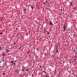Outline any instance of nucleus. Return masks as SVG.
Segmentation results:
<instances>
[{
  "mask_svg": "<svg viewBox=\"0 0 77 77\" xmlns=\"http://www.w3.org/2000/svg\"><path fill=\"white\" fill-rule=\"evenodd\" d=\"M48 61H49V62H50V60H49Z\"/></svg>",
  "mask_w": 77,
  "mask_h": 77,
  "instance_id": "45",
  "label": "nucleus"
},
{
  "mask_svg": "<svg viewBox=\"0 0 77 77\" xmlns=\"http://www.w3.org/2000/svg\"><path fill=\"white\" fill-rule=\"evenodd\" d=\"M45 3L47 4V3H48V1L47 0L46 2H45Z\"/></svg>",
  "mask_w": 77,
  "mask_h": 77,
  "instance_id": "15",
  "label": "nucleus"
},
{
  "mask_svg": "<svg viewBox=\"0 0 77 77\" xmlns=\"http://www.w3.org/2000/svg\"><path fill=\"white\" fill-rule=\"evenodd\" d=\"M5 71H3V72H5Z\"/></svg>",
  "mask_w": 77,
  "mask_h": 77,
  "instance_id": "54",
  "label": "nucleus"
},
{
  "mask_svg": "<svg viewBox=\"0 0 77 77\" xmlns=\"http://www.w3.org/2000/svg\"><path fill=\"white\" fill-rule=\"evenodd\" d=\"M72 49H73V47H72Z\"/></svg>",
  "mask_w": 77,
  "mask_h": 77,
  "instance_id": "55",
  "label": "nucleus"
},
{
  "mask_svg": "<svg viewBox=\"0 0 77 77\" xmlns=\"http://www.w3.org/2000/svg\"><path fill=\"white\" fill-rule=\"evenodd\" d=\"M73 38H75V36H72Z\"/></svg>",
  "mask_w": 77,
  "mask_h": 77,
  "instance_id": "21",
  "label": "nucleus"
},
{
  "mask_svg": "<svg viewBox=\"0 0 77 77\" xmlns=\"http://www.w3.org/2000/svg\"><path fill=\"white\" fill-rule=\"evenodd\" d=\"M30 7L31 8H32V10H33V7L32 6H31Z\"/></svg>",
  "mask_w": 77,
  "mask_h": 77,
  "instance_id": "9",
  "label": "nucleus"
},
{
  "mask_svg": "<svg viewBox=\"0 0 77 77\" xmlns=\"http://www.w3.org/2000/svg\"><path fill=\"white\" fill-rule=\"evenodd\" d=\"M5 52H3L2 54V55L3 56H5Z\"/></svg>",
  "mask_w": 77,
  "mask_h": 77,
  "instance_id": "8",
  "label": "nucleus"
},
{
  "mask_svg": "<svg viewBox=\"0 0 77 77\" xmlns=\"http://www.w3.org/2000/svg\"><path fill=\"white\" fill-rule=\"evenodd\" d=\"M24 70H25V67L24 66L22 67V69H21V71H24Z\"/></svg>",
  "mask_w": 77,
  "mask_h": 77,
  "instance_id": "5",
  "label": "nucleus"
},
{
  "mask_svg": "<svg viewBox=\"0 0 77 77\" xmlns=\"http://www.w3.org/2000/svg\"><path fill=\"white\" fill-rule=\"evenodd\" d=\"M16 70H17V69H16Z\"/></svg>",
  "mask_w": 77,
  "mask_h": 77,
  "instance_id": "58",
  "label": "nucleus"
},
{
  "mask_svg": "<svg viewBox=\"0 0 77 77\" xmlns=\"http://www.w3.org/2000/svg\"><path fill=\"white\" fill-rule=\"evenodd\" d=\"M69 6H72V2L69 1Z\"/></svg>",
  "mask_w": 77,
  "mask_h": 77,
  "instance_id": "1",
  "label": "nucleus"
},
{
  "mask_svg": "<svg viewBox=\"0 0 77 77\" xmlns=\"http://www.w3.org/2000/svg\"><path fill=\"white\" fill-rule=\"evenodd\" d=\"M40 68H41V66H40Z\"/></svg>",
  "mask_w": 77,
  "mask_h": 77,
  "instance_id": "37",
  "label": "nucleus"
},
{
  "mask_svg": "<svg viewBox=\"0 0 77 77\" xmlns=\"http://www.w3.org/2000/svg\"><path fill=\"white\" fill-rule=\"evenodd\" d=\"M74 51H77V50H75V49H74Z\"/></svg>",
  "mask_w": 77,
  "mask_h": 77,
  "instance_id": "27",
  "label": "nucleus"
},
{
  "mask_svg": "<svg viewBox=\"0 0 77 77\" xmlns=\"http://www.w3.org/2000/svg\"><path fill=\"white\" fill-rule=\"evenodd\" d=\"M44 76V75H43V77Z\"/></svg>",
  "mask_w": 77,
  "mask_h": 77,
  "instance_id": "57",
  "label": "nucleus"
},
{
  "mask_svg": "<svg viewBox=\"0 0 77 77\" xmlns=\"http://www.w3.org/2000/svg\"><path fill=\"white\" fill-rule=\"evenodd\" d=\"M49 24L50 25V26H53V23L52 22V21L51 20L49 21Z\"/></svg>",
  "mask_w": 77,
  "mask_h": 77,
  "instance_id": "4",
  "label": "nucleus"
},
{
  "mask_svg": "<svg viewBox=\"0 0 77 77\" xmlns=\"http://www.w3.org/2000/svg\"><path fill=\"white\" fill-rule=\"evenodd\" d=\"M57 58H59V57H57Z\"/></svg>",
  "mask_w": 77,
  "mask_h": 77,
  "instance_id": "49",
  "label": "nucleus"
},
{
  "mask_svg": "<svg viewBox=\"0 0 77 77\" xmlns=\"http://www.w3.org/2000/svg\"><path fill=\"white\" fill-rule=\"evenodd\" d=\"M39 56H40V55H38V56H37V57H39Z\"/></svg>",
  "mask_w": 77,
  "mask_h": 77,
  "instance_id": "29",
  "label": "nucleus"
},
{
  "mask_svg": "<svg viewBox=\"0 0 77 77\" xmlns=\"http://www.w3.org/2000/svg\"><path fill=\"white\" fill-rule=\"evenodd\" d=\"M52 67H54V66H52Z\"/></svg>",
  "mask_w": 77,
  "mask_h": 77,
  "instance_id": "56",
  "label": "nucleus"
},
{
  "mask_svg": "<svg viewBox=\"0 0 77 77\" xmlns=\"http://www.w3.org/2000/svg\"><path fill=\"white\" fill-rule=\"evenodd\" d=\"M26 71H29V69H26Z\"/></svg>",
  "mask_w": 77,
  "mask_h": 77,
  "instance_id": "11",
  "label": "nucleus"
},
{
  "mask_svg": "<svg viewBox=\"0 0 77 77\" xmlns=\"http://www.w3.org/2000/svg\"><path fill=\"white\" fill-rule=\"evenodd\" d=\"M69 37H70V35H69Z\"/></svg>",
  "mask_w": 77,
  "mask_h": 77,
  "instance_id": "44",
  "label": "nucleus"
},
{
  "mask_svg": "<svg viewBox=\"0 0 77 77\" xmlns=\"http://www.w3.org/2000/svg\"><path fill=\"white\" fill-rule=\"evenodd\" d=\"M56 50V53H58V50L57 49Z\"/></svg>",
  "mask_w": 77,
  "mask_h": 77,
  "instance_id": "12",
  "label": "nucleus"
},
{
  "mask_svg": "<svg viewBox=\"0 0 77 77\" xmlns=\"http://www.w3.org/2000/svg\"><path fill=\"white\" fill-rule=\"evenodd\" d=\"M18 29V28H16V30H17Z\"/></svg>",
  "mask_w": 77,
  "mask_h": 77,
  "instance_id": "47",
  "label": "nucleus"
},
{
  "mask_svg": "<svg viewBox=\"0 0 77 77\" xmlns=\"http://www.w3.org/2000/svg\"><path fill=\"white\" fill-rule=\"evenodd\" d=\"M27 35H28V34H27V35H26V36H27Z\"/></svg>",
  "mask_w": 77,
  "mask_h": 77,
  "instance_id": "52",
  "label": "nucleus"
},
{
  "mask_svg": "<svg viewBox=\"0 0 77 77\" xmlns=\"http://www.w3.org/2000/svg\"><path fill=\"white\" fill-rule=\"evenodd\" d=\"M16 44V43H14V44Z\"/></svg>",
  "mask_w": 77,
  "mask_h": 77,
  "instance_id": "50",
  "label": "nucleus"
},
{
  "mask_svg": "<svg viewBox=\"0 0 77 77\" xmlns=\"http://www.w3.org/2000/svg\"><path fill=\"white\" fill-rule=\"evenodd\" d=\"M30 50H29L27 52V54H29V53H30Z\"/></svg>",
  "mask_w": 77,
  "mask_h": 77,
  "instance_id": "7",
  "label": "nucleus"
},
{
  "mask_svg": "<svg viewBox=\"0 0 77 77\" xmlns=\"http://www.w3.org/2000/svg\"><path fill=\"white\" fill-rule=\"evenodd\" d=\"M60 31L61 32H62V29H61Z\"/></svg>",
  "mask_w": 77,
  "mask_h": 77,
  "instance_id": "28",
  "label": "nucleus"
},
{
  "mask_svg": "<svg viewBox=\"0 0 77 77\" xmlns=\"http://www.w3.org/2000/svg\"><path fill=\"white\" fill-rule=\"evenodd\" d=\"M75 8H74V9H75Z\"/></svg>",
  "mask_w": 77,
  "mask_h": 77,
  "instance_id": "42",
  "label": "nucleus"
},
{
  "mask_svg": "<svg viewBox=\"0 0 77 77\" xmlns=\"http://www.w3.org/2000/svg\"><path fill=\"white\" fill-rule=\"evenodd\" d=\"M14 62H15V61L13 60L10 61V63H12V65H14Z\"/></svg>",
  "mask_w": 77,
  "mask_h": 77,
  "instance_id": "6",
  "label": "nucleus"
},
{
  "mask_svg": "<svg viewBox=\"0 0 77 77\" xmlns=\"http://www.w3.org/2000/svg\"><path fill=\"white\" fill-rule=\"evenodd\" d=\"M32 76H33V73H32Z\"/></svg>",
  "mask_w": 77,
  "mask_h": 77,
  "instance_id": "38",
  "label": "nucleus"
},
{
  "mask_svg": "<svg viewBox=\"0 0 77 77\" xmlns=\"http://www.w3.org/2000/svg\"><path fill=\"white\" fill-rule=\"evenodd\" d=\"M2 75H3L4 76H5V73L4 72L3 73Z\"/></svg>",
  "mask_w": 77,
  "mask_h": 77,
  "instance_id": "18",
  "label": "nucleus"
},
{
  "mask_svg": "<svg viewBox=\"0 0 77 77\" xmlns=\"http://www.w3.org/2000/svg\"><path fill=\"white\" fill-rule=\"evenodd\" d=\"M47 21H48V20L47 19Z\"/></svg>",
  "mask_w": 77,
  "mask_h": 77,
  "instance_id": "53",
  "label": "nucleus"
},
{
  "mask_svg": "<svg viewBox=\"0 0 77 77\" xmlns=\"http://www.w3.org/2000/svg\"><path fill=\"white\" fill-rule=\"evenodd\" d=\"M73 36H75V34H73Z\"/></svg>",
  "mask_w": 77,
  "mask_h": 77,
  "instance_id": "32",
  "label": "nucleus"
},
{
  "mask_svg": "<svg viewBox=\"0 0 77 77\" xmlns=\"http://www.w3.org/2000/svg\"><path fill=\"white\" fill-rule=\"evenodd\" d=\"M56 47H57L56 49H58V48H59V46H56Z\"/></svg>",
  "mask_w": 77,
  "mask_h": 77,
  "instance_id": "14",
  "label": "nucleus"
},
{
  "mask_svg": "<svg viewBox=\"0 0 77 77\" xmlns=\"http://www.w3.org/2000/svg\"><path fill=\"white\" fill-rule=\"evenodd\" d=\"M26 8H25V9H24V11H26Z\"/></svg>",
  "mask_w": 77,
  "mask_h": 77,
  "instance_id": "24",
  "label": "nucleus"
},
{
  "mask_svg": "<svg viewBox=\"0 0 77 77\" xmlns=\"http://www.w3.org/2000/svg\"><path fill=\"white\" fill-rule=\"evenodd\" d=\"M70 39H72V38L70 37Z\"/></svg>",
  "mask_w": 77,
  "mask_h": 77,
  "instance_id": "39",
  "label": "nucleus"
},
{
  "mask_svg": "<svg viewBox=\"0 0 77 77\" xmlns=\"http://www.w3.org/2000/svg\"><path fill=\"white\" fill-rule=\"evenodd\" d=\"M72 62L74 63H76V59H73L72 60Z\"/></svg>",
  "mask_w": 77,
  "mask_h": 77,
  "instance_id": "2",
  "label": "nucleus"
},
{
  "mask_svg": "<svg viewBox=\"0 0 77 77\" xmlns=\"http://www.w3.org/2000/svg\"><path fill=\"white\" fill-rule=\"evenodd\" d=\"M51 56H52L53 57H54V56L53 55H52Z\"/></svg>",
  "mask_w": 77,
  "mask_h": 77,
  "instance_id": "30",
  "label": "nucleus"
},
{
  "mask_svg": "<svg viewBox=\"0 0 77 77\" xmlns=\"http://www.w3.org/2000/svg\"><path fill=\"white\" fill-rule=\"evenodd\" d=\"M50 33H49V32H48V34H49Z\"/></svg>",
  "mask_w": 77,
  "mask_h": 77,
  "instance_id": "35",
  "label": "nucleus"
},
{
  "mask_svg": "<svg viewBox=\"0 0 77 77\" xmlns=\"http://www.w3.org/2000/svg\"><path fill=\"white\" fill-rule=\"evenodd\" d=\"M45 57H43L42 58L43 59H45Z\"/></svg>",
  "mask_w": 77,
  "mask_h": 77,
  "instance_id": "22",
  "label": "nucleus"
},
{
  "mask_svg": "<svg viewBox=\"0 0 77 77\" xmlns=\"http://www.w3.org/2000/svg\"><path fill=\"white\" fill-rule=\"evenodd\" d=\"M21 49V48H19V50H20Z\"/></svg>",
  "mask_w": 77,
  "mask_h": 77,
  "instance_id": "36",
  "label": "nucleus"
},
{
  "mask_svg": "<svg viewBox=\"0 0 77 77\" xmlns=\"http://www.w3.org/2000/svg\"><path fill=\"white\" fill-rule=\"evenodd\" d=\"M22 38H24V37H22Z\"/></svg>",
  "mask_w": 77,
  "mask_h": 77,
  "instance_id": "48",
  "label": "nucleus"
},
{
  "mask_svg": "<svg viewBox=\"0 0 77 77\" xmlns=\"http://www.w3.org/2000/svg\"><path fill=\"white\" fill-rule=\"evenodd\" d=\"M36 6H37L38 7L37 8H38V9H39V7H38V6L36 5Z\"/></svg>",
  "mask_w": 77,
  "mask_h": 77,
  "instance_id": "23",
  "label": "nucleus"
},
{
  "mask_svg": "<svg viewBox=\"0 0 77 77\" xmlns=\"http://www.w3.org/2000/svg\"><path fill=\"white\" fill-rule=\"evenodd\" d=\"M4 67V66H2V68H3Z\"/></svg>",
  "mask_w": 77,
  "mask_h": 77,
  "instance_id": "41",
  "label": "nucleus"
},
{
  "mask_svg": "<svg viewBox=\"0 0 77 77\" xmlns=\"http://www.w3.org/2000/svg\"><path fill=\"white\" fill-rule=\"evenodd\" d=\"M51 38H52V37H51Z\"/></svg>",
  "mask_w": 77,
  "mask_h": 77,
  "instance_id": "59",
  "label": "nucleus"
},
{
  "mask_svg": "<svg viewBox=\"0 0 77 77\" xmlns=\"http://www.w3.org/2000/svg\"><path fill=\"white\" fill-rule=\"evenodd\" d=\"M63 29H64V30L62 29V33H63V30H64V32H65V31L66 27H65V25H63Z\"/></svg>",
  "mask_w": 77,
  "mask_h": 77,
  "instance_id": "3",
  "label": "nucleus"
},
{
  "mask_svg": "<svg viewBox=\"0 0 77 77\" xmlns=\"http://www.w3.org/2000/svg\"><path fill=\"white\" fill-rule=\"evenodd\" d=\"M43 31H45V30H46L45 28H44L43 29Z\"/></svg>",
  "mask_w": 77,
  "mask_h": 77,
  "instance_id": "10",
  "label": "nucleus"
},
{
  "mask_svg": "<svg viewBox=\"0 0 77 77\" xmlns=\"http://www.w3.org/2000/svg\"><path fill=\"white\" fill-rule=\"evenodd\" d=\"M27 11H29V9H27Z\"/></svg>",
  "mask_w": 77,
  "mask_h": 77,
  "instance_id": "43",
  "label": "nucleus"
},
{
  "mask_svg": "<svg viewBox=\"0 0 77 77\" xmlns=\"http://www.w3.org/2000/svg\"><path fill=\"white\" fill-rule=\"evenodd\" d=\"M13 65H15V63L14 62L13 63Z\"/></svg>",
  "mask_w": 77,
  "mask_h": 77,
  "instance_id": "19",
  "label": "nucleus"
},
{
  "mask_svg": "<svg viewBox=\"0 0 77 77\" xmlns=\"http://www.w3.org/2000/svg\"><path fill=\"white\" fill-rule=\"evenodd\" d=\"M45 72V71H43V72Z\"/></svg>",
  "mask_w": 77,
  "mask_h": 77,
  "instance_id": "34",
  "label": "nucleus"
},
{
  "mask_svg": "<svg viewBox=\"0 0 77 77\" xmlns=\"http://www.w3.org/2000/svg\"><path fill=\"white\" fill-rule=\"evenodd\" d=\"M60 11H62V9H60Z\"/></svg>",
  "mask_w": 77,
  "mask_h": 77,
  "instance_id": "31",
  "label": "nucleus"
},
{
  "mask_svg": "<svg viewBox=\"0 0 77 77\" xmlns=\"http://www.w3.org/2000/svg\"><path fill=\"white\" fill-rule=\"evenodd\" d=\"M45 23H46V24H47V25H46V27H47V26H48V24H47V22H45Z\"/></svg>",
  "mask_w": 77,
  "mask_h": 77,
  "instance_id": "20",
  "label": "nucleus"
},
{
  "mask_svg": "<svg viewBox=\"0 0 77 77\" xmlns=\"http://www.w3.org/2000/svg\"><path fill=\"white\" fill-rule=\"evenodd\" d=\"M6 51H7V52H8V51H8V50H7Z\"/></svg>",
  "mask_w": 77,
  "mask_h": 77,
  "instance_id": "33",
  "label": "nucleus"
},
{
  "mask_svg": "<svg viewBox=\"0 0 77 77\" xmlns=\"http://www.w3.org/2000/svg\"><path fill=\"white\" fill-rule=\"evenodd\" d=\"M45 74H46V72H45Z\"/></svg>",
  "mask_w": 77,
  "mask_h": 77,
  "instance_id": "40",
  "label": "nucleus"
},
{
  "mask_svg": "<svg viewBox=\"0 0 77 77\" xmlns=\"http://www.w3.org/2000/svg\"><path fill=\"white\" fill-rule=\"evenodd\" d=\"M3 33L2 32H0V34L1 35H3Z\"/></svg>",
  "mask_w": 77,
  "mask_h": 77,
  "instance_id": "16",
  "label": "nucleus"
},
{
  "mask_svg": "<svg viewBox=\"0 0 77 77\" xmlns=\"http://www.w3.org/2000/svg\"><path fill=\"white\" fill-rule=\"evenodd\" d=\"M43 4L44 5H46V4L45 2H44Z\"/></svg>",
  "mask_w": 77,
  "mask_h": 77,
  "instance_id": "17",
  "label": "nucleus"
},
{
  "mask_svg": "<svg viewBox=\"0 0 77 77\" xmlns=\"http://www.w3.org/2000/svg\"><path fill=\"white\" fill-rule=\"evenodd\" d=\"M19 58H20V56H17L16 57L17 59H19Z\"/></svg>",
  "mask_w": 77,
  "mask_h": 77,
  "instance_id": "13",
  "label": "nucleus"
},
{
  "mask_svg": "<svg viewBox=\"0 0 77 77\" xmlns=\"http://www.w3.org/2000/svg\"><path fill=\"white\" fill-rule=\"evenodd\" d=\"M68 30H69V31H70V30H71V29H68Z\"/></svg>",
  "mask_w": 77,
  "mask_h": 77,
  "instance_id": "25",
  "label": "nucleus"
},
{
  "mask_svg": "<svg viewBox=\"0 0 77 77\" xmlns=\"http://www.w3.org/2000/svg\"><path fill=\"white\" fill-rule=\"evenodd\" d=\"M71 60H72V59H71Z\"/></svg>",
  "mask_w": 77,
  "mask_h": 77,
  "instance_id": "60",
  "label": "nucleus"
},
{
  "mask_svg": "<svg viewBox=\"0 0 77 77\" xmlns=\"http://www.w3.org/2000/svg\"><path fill=\"white\" fill-rule=\"evenodd\" d=\"M55 23H57V21H56Z\"/></svg>",
  "mask_w": 77,
  "mask_h": 77,
  "instance_id": "46",
  "label": "nucleus"
},
{
  "mask_svg": "<svg viewBox=\"0 0 77 77\" xmlns=\"http://www.w3.org/2000/svg\"><path fill=\"white\" fill-rule=\"evenodd\" d=\"M2 49V48H1V46H0V50Z\"/></svg>",
  "mask_w": 77,
  "mask_h": 77,
  "instance_id": "26",
  "label": "nucleus"
},
{
  "mask_svg": "<svg viewBox=\"0 0 77 77\" xmlns=\"http://www.w3.org/2000/svg\"><path fill=\"white\" fill-rule=\"evenodd\" d=\"M1 62H2V61H0V63H1Z\"/></svg>",
  "mask_w": 77,
  "mask_h": 77,
  "instance_id": "51",
  "label": "nucleus"
}]
</instances>
